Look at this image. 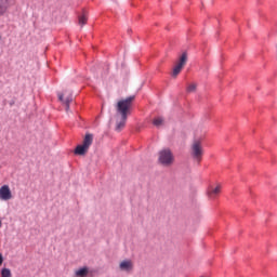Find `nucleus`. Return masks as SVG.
Masks as SVG:
<instances>
[{"label": "nucleus", "instance_id": "6", "mask_svg": "<svg viewBox=\"0 0 277 277\" xmlns=\"http://www.w3.org/2000/svg\"><path fill=\"white\" fill-rule=\"evenodd\" d=\"M222 190V186L217 185L215 187L211 186L208 190V195L211 199H215Z\"/></svg>", "mask_w": 277, "mask_h": 277}, {"label": "nucleus", "instance_id": "4", "mask_svg": "<svg viewBox=\"0 0 277 277\" xmlns=\"http://www.w3.org/2000/svg\"><path fill=\"white\" fill-rule=\"evenodd\" d=\"M92 143H93V135L92 134H87L84 140H83L82 145L77 146V148L75 150V154L79 155V156H84L88 153Z\"/></svg>", "mask_w": 277, "mask_h": 277}, {"label": "nucleus", "instance_id": "3", "mask_svg": "<svg viewBox=\"0 0 277 277\" xmlns=\"http://www.w3.org/2000/svg\"><path fill=\"white\" fill-rule=\"evenodd\" d=\"M192 157L200 163L202 156H203V147L202 143L200 140H196L193 145H192V150H190Z\"/></svg>", "mask_w": 277, "mask_h": 277}, {"label": "nucleus", "instance_id": "16", "mask_svg": "<svg viewBox=\"0 0 277 277\" xmlns=\"http://www.w3.org/2000/svg\"><path fill=\"white\" fill-rule=\"evenodd\" d=\"M196 90H197L196 82H192L190 84H188L187 92L193 93V92H196Z\"/></svg>", "mask_w": 277, "mask_h": 277}, {"label": "nucleus", "instance_id": "7", "mask_svg": "<svg viewBox=\"0 0 277 277\" xmlns=\"http://www.w3.org/2000/svg\"><path fill=\"white\" fill-rule=\"evenodd\" d=\"M187 60H188L187 52H183L182 56H180L179 62L175 65L183 69L187 64Z\"/></svg>", "mask_w": 277, "mask_h": 277}, {"label": "nucleus", "instance_id": "14", "mask_svg": "<svg viewBox=\"0 0 277 277\" xmlns=\"http://www.w3.org/2000/svg\"><path fill=\"white\" fill-rule=\"evenodd\" d=\"M182 70L183 69L181 67H179V65H174L173 71H172V77L176 78Z\"/></svg>", "mask_w": 277, "mask_h": 277}, {"label": "nucleus", "instance_id": "9", "mask_svg": "<svg viewBox=\"0 0 277 277\" xmlns=\"http://www.w3.org/2000/svg\"><path fill=\"white\" fill-rule=\"evenodd\" d=\"M58 98L61 102H63L66 105V110H69V104L72 101L71 95H69L65 101H64V93H58Z\"/></svg>", "mask_w": 277, "mask_h": 277}, {"label": "nucleus", "instance_id": "15", "mask_svg": "<svg viewBox=\"0 0 277 277\" xmlns=\"http://www.w3.org/2000/svg\"><path fill=\"white\" fill-rule=\"evenodd\" d=\"M88 23V16L87 15H80L79 17V25L83 27Z\"/></svg>", "mask_w": 277, "mask_h": 277}, {"label": "nucleus", "instance_id": "13", "mask_svg": "<svg viewBox=\"0 0 277 277\" xmlns=\"http://www.w3.org/2000/svg\"><path fill=\"white\" fill-rule=\"evenodd\" d=\"M153 123L155 127L159 128V127L163 126L164 119L161 117H158V118L154 119Z\"/></svg>", "mask_w": 277, "mask_h": 277}, {"label": "nucleus", "instance_id": "19", "mask_svg": "<svg viewBox=\"0 0 277 277\" xmlns=\"http://www.w3.org/2000/svg\"><path fill=\"white\" fill-rule=\"evenodd\" d=\"M1 226H2V221H1V219H0V228H1Z\"/></svg>", "mask_w": 277, "mask_h": 277}, {"label": "nucleus", "instance_id": "8", "mask_svg": "<svg viewBox=\"0 0 277 277\" xmlns=\"http://www.w3.org/2000/svg\"><path fill=\"white\" fill-rule=\"evenodd\" d=\"M133 268V263L130 260L120 263V269L124 272H130Z\"/></svg>", "mask_w": 277, "mask_h": 277}, {"label": "nucleus", "instance_id": "2", "mask_svg": "<svg viewBox=\"0 0 277 277\" xmlns=\"http://www.w3.org/2000/svg\"><path fill=\"white\" fill-rule=\"evenodd\" d=\"M158 161L161 166L169 168L174 163L175 158L170 149H163L159 153Z\"/></svg>", "mask_w": 277, "mask_h": 277}, {"label": "nucleus", "instance_id": "17", "mask_svg": "<svg viewBox=\"0 0 277 277\" xmlns=\"http://www.w3.org/2000/svg\"><path fill=\"white\" fill-rule=\"evenodd\" d=\"M1 276L2 277H12L11 271L9 268H2Z\"/></svg>", "mask_w": 277, "mask_h": 277}, {"label": "nucleus", "instance_id": "11", "mask_svg": "<svg viewBox=\"0 0 277 277\" xmlns=\"http://www.w3.org/2000/svg\"><path fill=\"white\" fill-rule=\"evenodd\" d=\"M9 8V0H0V16H3Z\"/></svg>", "mask_w": 277, "mask_h": 277}, {"label": "nucleus", "instance_id": "5", "mask_svg": "<svg viewBox=\"0 0 277 277\" xmlns=\"http://www.w3.org/2000/svg\"><path fill=\"white\" fill-rule=\"evenodd\" d=\"M13 198L11 189L8 185H3L0 188V200L9 201Z\"/></svg>", "mask_w": 277, "mask_h": 277}, {"label": "nucleus", "instance_id": "10", "mask_svg": "<svg viewBox=\"0 0 277 277\" xmlns=\"http://www.w3.org/2000/svg\"><path fill=\"white\" fill-rule=\"evenodd\" d=\"M127 119H128V117H126V118L121 117L120 120H117V123H116V131L117 132H120L126 127Z\"/></svg>", "mask_w": 277, "mask_h": 277}, {"label": "nucleus", "instance_id": "1", "mask_svg": "<svg viewBox=\"0 0 277 277\" xmlns=\"http://www.w3.org/2000/svg\"><path fill=\"white\" fill-rule=\"evenodd\" d=\"M134 100L135 95H130L128 98L119 101L117 104V114L121 117L128 118L131 113Z\"/></svg>", "mask_w": 277, "mask_h": 277}, {"label": "nucleus", "instance_id": "12", "mask_svg": "<svg viewBox=\"0 0 277 277\" xmlns=\"http://www.w3.org/2000/svg\"><path fill=\"white\" fill-rule=\"evenodd\" d=\"M89 274L88 267L79 268L75 272V277H87Z\"/></svg>", "mask_w": 277, "mask_h": 277}, {"label": "nucleus", "instance_id": "18", "mask_svg": "<svg viewBox=\"0 0 277 277\" xmlns=\"http://www.w3.org/2000/svg\"><path fill=\"white\" fill-rule=\"evenodd\" d=\"M2 263H3V256H2V254L0 253V266L2 265Z\"/></svg>", "mask_w": 277, "mask_h": 277}]
</instances>
